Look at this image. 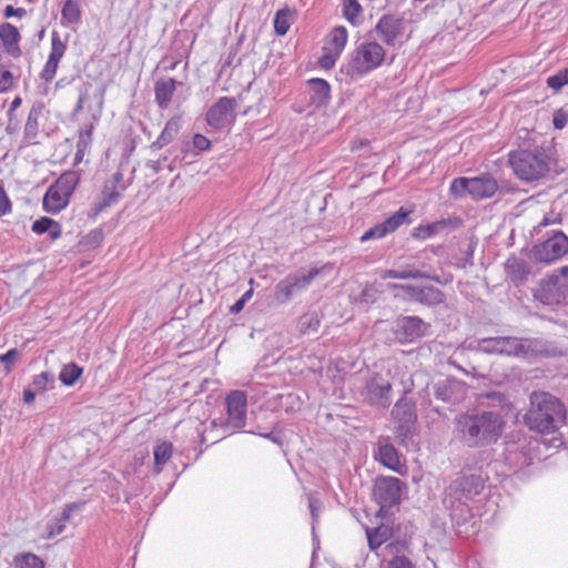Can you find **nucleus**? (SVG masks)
Here are the masks:
<instances>
[{
	"label": "nucleus",
	"instance_id": "nucleus-5",
	"mask_svg": "<svg viewBox=\"0 0 568 568\" xmlns=\"http://www.w3.org/2000/svg\"><path fill=\"white\" fill-rule=\"evenodd\" d=\"M534 296L545 305L568 304V266L541 280Z\"/></svg>",
	"mask_w": 568,
	"mask_h": 568
},
{
	"label": "nucleus",
	"instance_id": "nucleus-30",
	"mask_svg": "<svg viewBox=\"0 0 568 568\" xmlns=\"http://www.w3.org/2000/svg\"><path fill=\"white\" fill-rule=\"evenodd\" d=\"M44 105L42 103H34L29 111L28 119L24 125V134L28 139H34L39 131V120L42 115Z\"/></svg>",
	"mask_w": 568,
	"mask_h": 568
},
{
	"label": "nucleus",
	"instance_id": "nucleus-8",
	"mask_svg": "<svg viewBox=\"0 0 568 568\" xmlns=\"http://www.w3.org/2000/svg\"><path fill=\"white\" fill-rule=\"evenodd\" d=\"M227 417L223 424L225 430L235 432L245 426L247 397L242 390H232L225 397Z\"/></svg>",
	"mask_w": 568,
	"mask_h": 568
},
{
	"label": "nucleus",
	"instance_id": "nucleus-55",
	"mask_svg": "<svg viewBox=\"0 0 568 568\" xmlns=\"http://www.w3.org/2000/svg\"><path fill=\"white\" fill-rule=\"evenodd\" d=\"M193 145L199 151H205L210 149L211 141L203 134L197 133L193 136Z\"/></svg>",
	"mask_w": 568,
	"mask_h": 568
},
{
	"label": "nucleus",
	"instance_id": "nucleus-6",
	"mask_svg": "<svg viewBox=\"0 0 568 568\" xmlns=\"http://www.w3.org/2000/svg\"><path fill=\"white\" fill-rule=\"evenodd\" d=\"M498 190L496 180L489 174L475 178H457L450 183V194L454 197L470 196L473 200L491 197Z\"/></svg>",
	"mask_w": 568,
	"mask_h": 568
},
{
	"label": "nucleus",
	"instance_id": "nucleus-38",
	"mask_svg": "<svg viewBox=\"0 0 568 568\" xmlns=\"http://www.w3.org/2000/svg\"><path fill=\"white\" fill-rule=\"evenodd\" d=\"M62 20L67 24H75L81 20L80 4L75 0H67L61 11Z\"/></svg>",
	"mask_w": 568,
	"mask_h": 568
},
{
	"label": "nucleus",
	"instance_id": "nucleus-40",
	"mask_svg": "<svg viewBox=\"0 0 568 568\" xmlns=\"http://www.w3.org/2000/svg\"><path fill=\"white\" fill-rule=\"evenodd\" d=\"M82 372L83 369L74 363L65 364L60 371L59 379L63 385L72 386L81 376Z\"/></svg>",
	"mask_w": 568,
	"mask_h": 568
},
{
	"label": "nucleus",
	"instance_id": "nucleus-43",
	"mask_svg": "<svg viewBox=\"0 0 568 568\" xmlns=\"http://www.w3.org/2000/svg\"><path fill=\"white\" fill-rule=\"evenodd\" d=\"M14 568H44V564L33 554H23L14 558Z\"/></svg>",
	"mask_w": 568,
	"mask_h": 568
},
{
	"label": "nucleus",
	"instance_id": "nucleus-16",
	"mask_svg": "<svg viewBox=\"0 0 568 568\" xmlns=\"http://www.w3.org/2000/svg\"><path fill=\"white\" fill-rule=\"evenodd\" d=\"M375 30L384 43L394 45L404 32V22L396 16L384 14L378 20Z\"/></svg>",
	"mask_w": 568,
	"mask_h": 568
},
{
	"label": "nucleus",
	"instance_id": "nucleus-31",
	"mask_svg": "<svg viewBox=\"0 0 568 568\" xmlns=\"http://www.w3.org/2000/svg\"><path fill=\"white\" fill-rule=\"evenodd\" d=\"M295 19V11L285 7L280 9L274 18V30L276 34L284 36L288 32L291 24Z\"/></svg>",
	"mask_w": 568,
	"mask_h": 568
},
{
	"label": "nucleus",
	"instance_id": "nucleus-10",
	"mask_svg": "<svg viewBox=\"0 0 568 568\" xmlns=\"http://www.w3.org/2000/svg\"><path fill=\"white\" fill-rule=\"evenodd\" d=\"M484 488V479L480 475H462L448 487V496L459 505H466L468 500L477 496Z\"/></svg>",
	"mask_w": 568,
	"mask_h": 568
},
{
	"label": "nucleus",
	"instance_id": "nucleus-24",
	"mask_svg": "<svg viewBox=\"0 0 568 568\" xmlns=\"http://www.w3.org/2000/svg\"><path fill=\"white\" fill-rule=\"evenodd\" d=\"M114 179L111 181H106L102 191V199L98 205V210L102 211L105 207H109L115 204L120 199V192L116 190V184L122 180L121 173H115Z\"/></svg>",
	"mask_w": 568,
	"mask_h": 568
},
{
	"label": "nucleus",
	"instance_id": "nucleus-25",
	"mask_svg": "<svg viewBox=\"0 0 568 568\" xmlns=\"http://www.w3.org/2000/svg\"><path fill=\"white\" fill-rule=\"evenodd\" d=\"M378 460L387 468L399 473L402 463L396 448L390 444H381L378 447Z\"/></svg>",
	"mask_w": 568,
	"mask_h": 568
},
{
	"label": "nucleus",
	"instance_id": "nucleus-1",
	"mask_svg": "<svg viewBox=\"0 0 568 568\" xmlns=\"http://www.w3.org/2000/svg\"><path fill=\"white\" fill-rule=\"evenodd\" d=\"M504 426L496 412L460 414L455 418V435L467 447H484L498 440Z\"/></svg>",
	"mask_w": 568,
	"mask_h": 568
},
{
	"label": "nucleus",
	"instance_id": "nucleus-28",
	"mask_svg": "<svg viewBox=\"0 0 568 568\" xmlns=\"http://www.w3.org/2000/svg\"><path fill=\"white\" fill-rule=\"evenodd\" d=\"M176 82L173 79L160 80L155 83V100L161 109H166L174 94Z\"/></svg>",
	"mask_w": 568,
	"mask_h": 568
},
{
	"label": "nucleus",
	"instance_id": "nucleus-56",
	"mask_svg": "<svg viewBox=\"0 0 568 568\" xmlns=\"http://www.w3.org/2000/svg\"><path fill=\"white\" fill-rule=\"evenodd\" d=\"M407 278H429L436 282H439L438 276L429 273V272H422L418 270H406Z\"/></svg>",
	"mask_w": 568,
	"mask_h": 568
},
{
	"label": "nucleus",
	"instance_id": "nucleus-21",
	"mask_svg": "<svg viewBox=\"0 0 568 568\" xmlns=\"http://www.w3.org/2000/svg\"><path fill=\"white\" fill-rule=\"evenodd\" d=\"M392 389V385L387 381H383L382 378H374L368 384V393L371 400L375 402L379 406L386 408L390 405L389 393Z\"/></svg>",
	"mask_w": 568,
	"mask_h": 568
},
{
	"label": "nucleus",
	"instance_id": "nucleus-13",
	"mask_svg": "<svg viewBox=\"0 0 568 568\" xmlns=\"http://www.w3.org/2000/svg\"><path fill=\"white\" fill-rule=\"evenodd\" d=\"M236 105L234 98H220L206 113L207 124L215 129L224 128L234 118Z\"/></svg>",
	"mask_w": 568,
	"mask_h": 568
},
{
	"label": "nucleus",
	"instance_id": "nucleus-62",
	"mask_svg": "<svg viewBox=\"0 0 568 568\" xmlns=\"http://www.w3.org/2000/svg\"><path fill=\"white\" fill-rule=\"evenodd\" d=\"M245 303L240 298L230 308L231 313H240L244 308Z\"/></svg>",
	"mask_w": 568,
	"mask_h": 568
},
{
	"label": "nucleus",
	"instance_id": "nucleus-49",
	"mask_svg": "<svg viewBox=\"0 0 568 568\" xmlns=\"http://www.w3.org/2000/svg\"><path fill=\"white\" fill-rule=\"evenodd\" d=\"M552 123L555 129L561 130L568 123V110L560 108L554 112Z\"/></svg>",
	"mask_w": 568,
	"mask_h": 568
},
{
	"label": "nucleus",
	"instance_id": "nucleus-12",
	"mask_svg": "<svg viewBox=\"0 0 568 568\" xmlns=\"http://www.w3.org/2000/svg\"><path fill=\"white\" fill-rule=\"evenodd\" d=\"M413 210L400 207L396 213L386 219L384 222L371 227L367 230L362 236V242H367L369 240L382 239L389 233L396 231L399 226L404 224H410V214Z\"/></svg>",
	"mask_w": 568,
	"mask_h": 568
},
{
	"label": "nucleus",
	"instance_id": "nucleus-9",
	"mask_svg": "<svg viewBox=\"0 0 568 568\" xmlns=\"http://www.w3.org/2000/svg\"><path fill=\"white\" fill-rule=\"evenodd\" d=\"M532 254L539 262H555L568 254V236L560 231H555L547 240L534 247Z\"/></svg>",
	"mask_w": 568,
	"mask_h": 568
},
{
	"label": "nucleus",
	"instance_id": "nucleus-46",
	"mask_svg": "<svg viewBox=\"0 0 568 568\" xmlns=\"http://www.w3.org/2000/svg\"><path fill=\"white\" fill-rule=\"evenodd\" d=\"M93 129H94V124L90 123L80 130L78 142H77V148H78L77 155L82 153L91 144Z\"/></svg>",
	"mask_w": 568,
	"mask_h": 568
},
{
	"label": "nucleus",
	"instance_id": "nucleus-27",
	"mask_svg": "<svg viewBox=\"0 0 568 568\" xmlns=\"http://www.w3.org/2000/svg\"><path fill=\"white\" fill-rule=\"evenodd\" d=\"M505 268L511 281L517 283L526 281L530 272L527 263L515 256H511L506 261Z\"/></svg>",
	"mask_w": 568,
	"mask_h": 568
},
{
	"label": "nucleus",
	"instance_id": "nucleus-53",
	"mask_svg": "<svg viewBox=\"0 0 568 568\" xmlns=\"http://www.w3.org/2000/svg\"><path fill=\"white\" fill-rule=\"evenodd\" d=\"M18 356L17 349H10L7 353L0 355V362L4 365L6 369L9 372Z\"/></svg>",
	"mask_w": 568,
	"mask_h": 568
},
{
	"label": "nucleus",
	"instance_id": "nucleus-48",
	"mask_svg": "<svg viewBox=\"0 0 568 568\" xmlns=\"http://www.w3.org/2000/svg\"><path fill=\"white\" fill-rule=\"evenodd\" d=\"M14 80L11 71L0 69V93L9 91L13 87Z\"/></svg>",
	"mask_w": 568,
	"mask_h": 568
},
{
	"label": "nucleus",
	"instance_id": "nucleus-58",
	"mask_svg": "<svg viewBox=\"0 0 568 568\" xmlns=\"http://www.w3.org/2000/svg\"><path fill=\"white\" fill-rule=\"evenodd\" d=\"M561 222V214L560 213H555V212H550L549 214H546L542 219V221L539 223V227L541 226H548V225H552V224H558Z\"/></svg>",
	"mask_w": 568,
	"mask_h": 568
},
{
	"label": "nucleus",
	"instance_id": "nucleus-54",
	"mask_svg": "<svg viewBox=\"0 0 568 568\" xmlns=\"http://www.w3.org/2000/svg\"><path fill=\"white\" fill-rule=\"evenodd\" d=\"M28 14V11L24 8H14L12 6H7L3 9V17L9 19L17 17L19 19L24 18Z\"/></svg>",
	"mask_w": 568,
	"mask_h": 568
},
{
	"label": "nucleus",
	"instance_id": "nucleus-26",
	"mask_svg": "<svg viewBox=\"0 0 568 568\" xmlns=\"http://www.w3.org/2000/svg\"><path fill=\"white\" fill-rule=\"evenodd\" d=\"M181 121L182 120H181L180 115H175V116L171 118L166 122V124H165L162 133L158 138V140L155 142H153L152 146L156 148V149H162L163 146H165L170 142H172L181 129Z\"/></svg>",
	"mask_w": 568,
	"mask_h": 568
},
{
	"label": "nucleus",
	"instance_id": "nucleus-14",
	"mask_svg": "<svg viewBox=\"0 0 568 568\" xmlns=\"http://www.w3.org/2000/svg\"><path fill=\"white\" fill-rule=\"evenodd\" d=\"M392 415L398 424L396 436L404 442L412 434L416 422L414 407L406 400H398L392 410Z\"/></svg>",
	"mask_w": 568,
	"mask_h": 568
},
{
	"label": "nucleus",
	"instance_id": "nucleus-61",
	"mask_svg": "<svg viewBox=\"0 0 568 568\" xmlns=\"http://www.w3.org/2000/svg\"><path fill=\"white\" fill-rule=\"evenodd\" d=\"M21 103H22V99L20 97H16L10 104L8 115L11 116L13 111L17 110L21 105Z\"/></svg>",
	"mask_w": 568,
	"mask_h": 568
},
{
	"label": "nucleus",
	"instance_id": "nucleus-42",
	"mask_svg": "<svg viewBox=\"0 0 568 568\" xmlns=\"http://www.w3.org/2000/svg\"><path fill=\"white\" fill-rule=\"evenodd\" d=\"M368 546L372 550H376L387 540V528L378 527L376 529H366Z\"/></svg>",
	"mask_w": 568,
	"mask_h": 568
},
{
	"label": "nucleus",
	"instance_id": "nucleus-63",
	"mask_svg": "<svg viewBox=\"0 0 568 568\" xmlns=\"http://www.w3.org/2000/svg\"><path fill=\"white\" fill-rule=\"evenodd\" d=\"M84 99H85L84 94H80V97L78 99V102H77V104L74 106V110H73L74 113H78V112H80L83 109Z\"/></svg>",
	"mask_w": 568,
	"mask_h": 568
},
{
	"label": "nucleus",
	"instance_id": "nucleus-15",
	"mask_svg": "<svg viewBox=\"0 0 568 568\" xmlns=\"http://www.w3.org/2000/svg\"><path fill=\"white\" fill-rule=\"evenodd\" d=\"M65 50L67 43L61 40L57 31H53L51 34L50 53L42 71L40 72V78L44 82L49 83L54 79L59 63L63 58Z\"/></svg>",
	"mask_w": 568,
	"mask_h": 568
},
{
	"label": "nucleus",
	"instance_id": "nucleus-57",
	"mask_svg": "<svg viewBox=\"0 0 568 568\" xmlns=\"http://www.w3.org/2000/svg\"><path fill=\"white\" fill-rule=\"evenodd\" d=\"M11 211V202L7 196L2 186H0V216L6 215Z\"/></svg>",
	"mask_w": 568,
	"mask_h": 568
},
{
	"label": "nucleus",
	"instance_id": "nucleus-60",
	"mask_svg": "<svg viewBox=\"0 0 568 568\" xmlns=\"http://www.w3.org/2000/svg\"><path fill=\"white\" fill-rule=\"evenodd\" d=\"M382 278H407L406 271L387 270L383 273Z\"/></svg>",
	"mask_w": 568,
	"mask_h": 568
},
{
	"label": "nucleus",
	"instance_id": "nucleus-20",
	"mask_svg": "<svg viewBox=\"0 0 568 568\" xmlns=\"http://www.w3.org/2000/svg\"><path fill=\"white\" fill-rule=\"evenodd\" d=\"M348 32L344 26L333 28L325 37L323 50L341 54L347 43Z\"/></svg>",
	"mask_w": 568,
	"mask_h": 568
},
{
	"label": "nucleus",
	"instance_id": "nucleus-41",
	"mask_svg": "<svg viewBox=\"0 0 568 568\" xmlns=\"http://www.w3.org/2000/svg\"><path fill=\"white\" fill-rule=\"evenodd\" d=\"M79 183V175L74 171H69L63 173L53 185H55L58 189H61L69 195L73 193L75 190L77 184Z\"/></svg>",
	"mask_w": 568,
	"mask_h": 568
},
{
	"label": "nucleus",
	"instance_id": "nucleus-37",
	"mask_svg": "<svg viewBox=\"0 0 568 568\" xmlns=\"http://www.w3.org/2000/svg\"><path fill=\"white\" fill-rule=\"evenodd\" d=\"M55 384V377L50 372H42L32 377L30 386L38 393L43 394L49 389H52Z\"/></svg>",
	"mask_w": 568,
	"mask_h": 568
},
{
	"label": "nucleus",
	"instance_id": "nucleus-39",
	"mask_svg": "<svg viewBox=\"0 0 568 568\" xmlns=\"http://www.w3.org/2000/svg\"><path fill=\"white\" fill-rule=\"evenodd\" d=\"M388 290L394 291V296L406 302H415L418 285L387 284Z\"/></svg>",
	"mask_w": 568,
	"mask_h": 568
},
{
	"label": "nucleus",
	"instance_id": "nucleus-2",
	"mask_svg": "<svg viewBox=\"0 0 568 568\" xmlns=\"http://www.w3.org/2000/svg\"><path fill=\"white\" fill-rule=\"evenodd\" d=\"M529 399L530 408L524 419L530 429L554 433L565 423L566 409L557 397L546 392H532Z\"/></svg>",
	"mask_w": 568,
	"mask_h": 568
},
{
	"label": "nucleus",
	"instance_id": "nucleus-44",
	"mask_svg": "<svg viewBox=\"0 0 568 568\" xmlns=\"http://www.w3.org/2000/svg\"><path fill=\"white\" fill-rule=\"evenodd\" d=\"M362 11L361 4L357 0H345L343 7V14L347 21L353 26L358 24V16Z\"/></svg>",
	"mask_w": 568,
	"mask_h": 568
},
{
	"label": "nucleus",
	"instance_id": "nucleus-34",
	"mask_svg": "<svg viewBox=\"0 0 568 568\" xmlns=\"http://www.w3.org/2000/svg\"><path fill=\"white\" fill-rule=\"evenodd\" d=\"M447 224H448L447 221L442 220V221L434 222L432 224L419 225L414 229L413 237H415L417 240H422V241L430 239V237L435 236L436 234H438L444 229H446Z\"/></svg>",
	"mask_w": 568,
	"mask_h": 568
},
{
	"label": "nucleus",
	"instance_id": "nucleus-11",
	"mask_svg": "<svg viewBox=\"0 0 568 568\" xmlns=\"http://www.w3.org/2000/svg\"><path fill=\"white\" fill-rule=\"evenodd\" d=\"M403 483L396 477H379L374 484V497L382 508L392 507L399 503Z\"/></svg>",
	"mask_w": 568,
	"mask_h": 568
},
{
	"label": "nucleus",
	"instance_id": "nucleus-47",
	"mask_svg": "<svg viewBox=\"0 0 568 568\" xmlns=\"http://www.w3.org/2000/svg\"><path fill=\"white\" fill-rule=\"evenodd\" d=\"M300 328L303 333H308L310 331H316L320 326V321L315 315L305 314L300 318Z\"/></svg>",
	"mask_w": 568,
	"mask_h": 568
},
{
	"label": "nucleus",
	"instance_id": "nucleus-7",
	"mask_svg": "<svg viewBox=\"0 0 568 568\" xmlns=\"http://www.w3.org/2000/svg\"><path fill=\"white\" fill-rule=\"evenodd\" d=\"M320 272V268L313 267L311 270L301 268L290 273L275 285L274 298L278 304L288 303L295 295L304 292Z\"/></svg>",
	"mask_w": 568,
	"mask_h": 568
},
{
	"label": "nucleus",
	"instance_id": "nucleus-35",
	"mask_svg": "<svg viewBox=\"0 0 568 568\" xmlns=\"http://www.w3.org/2000/svg\"><path fill=\"white\" fill-rule=\"evenodd\" d=\"M503 336L486 337L477 341L476 348L485 354L503 355Z\"/></svg>",
	"mask_w": 568,
	"mask_h": 568
},
{
	"label": "nucleus",
	"instance_id": "nucleus-29",
	"mask_svg": "<svg viewBox=\"0 0 568 568\" xmlns=\"http://www.w3.org/2000/svg\"><path fill=\"white\" fill-rule=\"evenodd\" d=\"M444 300L445 296L442 291L432 285H428L418 286L415 302L423 305L432 306L443 303Z\"/></svg>",
	"mask_w": 568,
	"mask_h": 568
},
{
	"label": "nucleus",
	"instance_id": "nucleus-23",
	"mask_svg": "<svg viewBox=\"0 0 568 568\" xmlns=\"http://www.w3.org/2000/svg\"><path fill=\"white\" fill-rule=\"evenodd\" d=\"M504 351L503 355L507 356H526L532 352V343L529 339H523L511 336H503Z\"/></svg>",
	"mask_w": 568,
	"mask_h": 568
},
{
	"label": "nucleus",
	"instance_id": "nucleus-36",
	"mask_svg": "<svg viewBox=\"0 0 568 568\" xmlns=\"http://www.w3.org/2000/svg\"><path fill=\"white\" fill-rule=\"evenodd\" d=\"M313 91L312 101L318 104L326 102L329 98V85L323 79H311L308 81Z\"/></svg>",
	"mask_w": 568,
	"mask_h": 568
},
{
	"label": "nucleus",
	"instance_id": "nucleus-50",
	"mask_svg": "<svg viewBox=\"0 0 568 568\" xmlns=\"http://www.w3.org/2000/svg\"><path fill=\"white\" fill-rule=\"evenodd\" d=\"M324 53L323 55L320 58V65L323 68V69H332L335 63H336V60L338 59V57L341 54H335L334 52H331L328 50H323Z\"/></svg>",
	"mask_w": 568,
	"mask_h": 568
},
{
	"label": "nucleus",
	"instance_id": "nucleus-22",
	"mask_svg": "<svg viewBox=\"0 0 568 568\" xmlns=\"http://www.w3.org/2000/svg\"><path fill=\"white\" fill-rule=\"evenodd\" d=\"M78 508L79 505L75 503L68 504L58 517L53 518L47 524V537L53 538L55 536L61 535L64 531L65 525L70 520L71 515Z\"/></svg>",
	"mask_w": 568,
	"mask_h": 568
},
{
	"label": "nucleus",
	"instance_id": "nucleus-45",
	"mask_svg": "<svg viewBox=\"0 0 568 568\" xmlns=\"http://www.w3.org/2000/svg\"><path fill=\"white\" fill-rule=\"evenodd\" d=\"M568 84V68L559 70L556 74L548 77L547 85L554 91H560Z\"/></svg>",
	"mask_w": 568,
	"mask_h": 568
},
{
	"label": "nucleus",
	"instance_id": "nucleus-51",
	"mask_svg": "<svg viewBox=\"0 0 568 568\" xmlns=\"http://www.w3.org/2000/svg\"><path fill=\"white\" fill-rule=\"evenodd\" d=\"M308 507L311 511V516L313 519V529L315 528V523L320 516V513L322 510V503L314 498L313 496L308 497Z\"/></svg>",
	"mask_w": 568,
	"mask_h": 568
},
{
	"label": "nucleus",
	"instance_id": "nucleus-33",
	"mask_svg": "<svg viewBox=\"0 0 568 568\" xmlns=\"http://www.w3.org/2000/svg\"><path fill=\"white\" fill-rule=\"evenodd\" d=\"M32 231L37 234L49 233L51 239H58L61 235V226L50 217L43 216L32 224Z\"/></svg>",
	"mask_w": 568,
	"mask_h": 568
},
{
	"label": "nucleus",
	"instance_id": "nucleus-59",
	"mask_svg": "<svg viewBox=\"0 0 568 568\" xmlns=\"http://www.w3.org/2000/svg\"><path fill=\"white\" fill-rule=\"evenodd\" d=\"M37 392L31 387H27L24 390H23V403L26 405H31L34 403L36 400V396H37Z\"/></svg>",
	"mask_w": 568,
	"mask_h": 568
},
{
	"label": "nucleus",
	"instance_id": "nucleus-4",
	"mask_svg": "<svg viewBox=\"0 0 568 568\" xmlns=\"http://www.w3.org/2000/svg\"><path fill=\"white\" fill-rule=\"evenodd\" d=\"M385 54L383 45L375 41L361 43L353 51L348 62L342 67V72L351 80H358L381 67Z\"/></svg>",
	"mask_w": 568,
	"mask_h": 568
},
{
	"label": "nucleus",
	"instance_id": "nucleus-19",
	"mask_svg": "<svg viewBox=\"0 0 568 568\" xmlns=\"http://www.w3.org/2000/svg\"><path fill=\"white\" fill-rule=\"evenodd\" d=\"M70 196L55 185H51L43 197V207L47 212L58 213L68 205Z\"/></svg>",
	"mask_w": 568,
	"mask_h": 568
},
{
	"label": "nucleus",
	"instance_id": "nucleus-32",
	"mask_svg": "<svg viewBox=\"0 0 568 568\" xmlns=\"http://www.w3.org/2000/svg\"><path fill=\"white\" fill-rule=\"evenodd\" d=\"M173 447L169 442H161L154 446L153 456H154V471L161 473L163 466L171 459Z\"/></svg>",
	"mask_w": 568,
	"mask_h": 568
},
{
	"label": "nucleus",
	"instance_id": "nucleus-18",
	"mask_svg": "<svg viewBox=\"0 0 568 568\" xmlns=\"http://www.w3.org/2000/svg\"><path fill=\"white\" fill-rule=\"evenodd\" d=\"M426 329L424 322L417 316H406L398 321L397 331L402 339L413 342Z\"/></svg>",
	"mask_w": 568,
	"mask_h": 568
},
{
	"label": "nucleus",
	"instance_id": "nucleus-3",
	"mask_svg": "<svg viewBox=\"0 0 568 568\" xmlns=\"http://www.w3.org/2000/svg\"><path fill=\"white\" fill-rule=\"evenodd\" d=\"M551 145H540L534 149H519L509 152L508 163L514 174L525 182L544 179L555 161Z\"/></svg>",
	"mask_w": 568,
	"mask_h": 568
},
{
	"label": "nucleus",
	"instance_id": "nucleus-64",
	"mask_svg": "<svg viewBox=\"0 0 568 568\" xmlns=\"http://www.w3.org/2000/svg\"><path fill=\"white\" fill-rule=\"evenodd\" d=\"M252 296H253V288H250L248 291H246V292L242 295L241 300H242L244 303H246L248 300H251V297H252Z\"/></svg>",
	"mask_w": 568,
	"mask_h": 568
},
{
	"label": "nucleus",
	"instance_id": "nucleus-52",
	"mask_svg": "<svg viewBox=\"0 0 568 568\" xmlns=\"http://www.w3.org/2000/svg\"><path fill=\"white\" fill-rule=\"evenodd\" d=\"M387 568H414V565L407 557L396 556L388 562Z\"/></svg>",
	"mask_w": 568,
	"mask_h": 568
},
{
	"label": "nucleus",
	"instance_id": "nucleus-17",
	"mask_svg": "<svg viewBox=\"0 0 568 568\" xmlns=\"http://www.w3.org/2000/svg\"><path fill=\"white\" fill-rule=\"evenodd\" d=\"M20 40L21 34L17 27L10 22L0 23V42L4 53L14 59L20 58L22 55Z\"/></svg>",
	"mask_w": 568,
	"mask_h": 568
}]
</instances>
